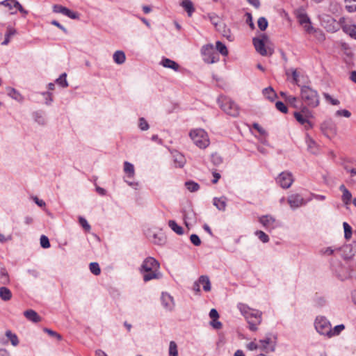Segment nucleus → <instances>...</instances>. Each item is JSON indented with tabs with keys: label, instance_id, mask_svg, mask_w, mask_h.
I'll list each match as a JSON object with an SVG mask.
<instances>
[{
	"label": "nucleus",
	"instance_id": "8fccbe9b",
	"mask_svg": "<svg viewBox=\"0 0 356 356\" xmlns=\"http://www.w3.org/2000/svg\"><path fill=\"white\" fill-rule=\"evenodd\" d=\"M300 108V111H298V113H302L303 115H305V117H307V118L312 117V112L309 111V109L307 105L306 106L302 105Z\"/></svg>",
	"mask_w": 356,
	"mask_h": 356
},
{
	"label": "nucleus",
	"instance_id": "ddd939ff",
	"mask_svg": "<svg viewBox=\"0 0 356 356\" xmlns=\"http://www.w3.org/2000/svg\"><path fill=\"white\" fill-rule=\"evenodd\" d=\"M259 221L268 229H273L277 227L276 220L269 215L260 217Z\"/></svg>",
	"mask_w": 356,
	"mask_h": 356
},
{
	"label": "nucleus",
	"instance_id": "13d9d810",
	"mask_svg": "<svg viewBox=\"0 0 356 356\" xmlns=\"http://www.w3.org/2000/svg\"><path fill=\"white\" fill-rule=\"evenodd\" d=\"M190 239L191 243L196 246L200 245L201 243L200 238L196 234H192L190 237Z\"/></svg>",
	"mask_w": 356,
	"mask_h": 356
},
{
	"label": "nucleus",
	"instance_id": "f257e3e1",
	"mask_svg": "<svg viewBox=\"0 0 356 356\" xmlns=\"http://www.w3.org/2000/svg\"><path fill=\"white\" fill-rule=\"evenodd\" d=\"M160 264L154 257H147L140 267V273L143 274V280L148 282L153 279H159L161 276L159 272Z\"/></svg>",
	"mask_w": 356,
	"mask_h": 356
},
{
	"label": "nucleus",
	"instance_id": "393cba45",
	"mask_svg": "<svg viewBox=\"0 0 356 356\" xmlns=\"http://www.w3.org/2000/svg\"><path fill=\"white\" fill-rule=\"evenodd\" d=\"M0 298L3 301H8L12 298V293L5 286L0 287Z\"/></svg>",
	"mask_w": 356,
	"mask_h": 356
},
{
	"label": "nucleus",
	"instance_id": "39448f33",
	"mask_svg": "<svg viewBox=\"0 0 356 356\" xmlns=\"http://www.w3.org/2000/svg\"><path fill=\"white\" fill-rule=\"evenodd\" d=\"M189 136L194 143L200 148H206L209 145V139L204 129H196L191 130Z\"/></svg>",
	"mask_w": 356,
	"mask_h": 356
},
{
	"label": "nucleus",
	"instance_id": "ea45409f",
	"mask_svg": "<svg viewBox=\"0 0 356 356\" xmlns=\"http://www.w3.org/2000/svg\"><path fill=\"white\" fill-rule=\"evenodd\" d=\"M343 229H344V237L346 240L350 239L352 237V227L349 225V224L346 222L343 223Z\"/></svg>",
	"mask_w": 356,
	"mask_h": 356
},
{
	"label": "nucleus",
	"instance_id": "052dcab7",
	"mask_svg": "<svg viewBox=\"0 0 356 356\" xmlns=\"http://www.w3.org/2000/svg\"><path fill=\"white\" fill-rule=\"evenodd\" d=\"M299 22L300 24L304 25L305 24L309 22L310 19L308 16L305 14H301L298 17Z\"/></svg>",
	"mask_w": 356,
	"mask_h": 356
},
{
	"label": "nucleus",
	"instance_id": "72a5a7b5",
	"mask_svg": "<svg viewBox=\"0 0 356 356\" xmlns=\"http://www.w3.org/2000/svg\"><path fill=\"white\" fill-rule=\"evenodd\" d=\"M345 8L349 13L356 11V0H344Z\"/></svg>",
	"mask_w": 356,
	"mask_h": 356
},
{
	"label": "nucleus",
	"instance_id": "6e6d98bb",
	"mask_svg": "<svg viewBox=\"0 0 356 356\" xmlns=\"http://www.w3.org/2000/svg\"><path fill=\"white\" fill-rule=\"evenodd\" d=\"M345 328L343 325H339L334 327V330H332L330 337L333 335L339 334Z\"/></svg>",
	"mask_w": 356,
	"mask_h": 356
},
{
	"label": "nucleus",
	"instance_id": "7c9ffc66",
	"mask_svg": "<svg viewBox=\"0 0 356 356\" xmlns=\"http://www.w3.org/2000/svg\"><path fill=\"white\" fill-rule=\"evenodd\" d=\"M216 49L222 56H226L228 55V50H227V47L221 42H220V41L216 42Z\"/></svg>",
	"mask_w": 356,
	"mask_h": 356
},
{
	"label": "nucleus",
	"instance_id": "69168bd1",
	"mask_svg": "<svg viewBox=\"0 0 356 356\" xmlns=\"http://www.w3.org/2000/svg\"><path fill=\"white\" fill-rule=\"evenodd\" d=\"M252 126L261 135H266V131L258 123H254Z\"/></svg>",
	"mask_w": 356,
	"mask_h": 356
},
{
	"label": "nucleus",
	"instance_id": "f8f14e48",
	"mask_svg": "<svg viewBox=\"0 0 356 356\" xmlns=\"http://www.w3.org/2000/svg\"><path fill=\"white\" fill-rule=\"evenodd\" d=\"M288 203L294 209L305 204V200L299 194H293L288 197Z\"/></svg>",
	"mask_w": 356,
	"mask_h": 356
},
{
	"label": "nucleus",
	"instance_id": "338daca9",
	"mask_svg": "<svg viewBox=\"0 0 356 356\" xmlns=\"http://www.w3.org/2000/svg\"><path fill=\"white\" fill-rule=\"evenodd\" d=\"M209 316L213 320H216L219 318V314L216 309H211L209 312Z\"/></svg>",
	"mask_w": 356,
	"mask_h": 356
},
{
	"label": "nucleus",
	"instance_id": "f3484780",
	"mask_svg": "<svg viewBox=\"0 0 356 356\" xmlns=\"http://www.w3.org/2000/svg\"><path fill=\"white\" fill-rule=\"evenodd\" d=\"M216 30L221 33L222 36L226 38L229 41L232 42L234 40V37L231 32V30L227 28L224 23H220Z\"/></svg>",
	"mask_w": 356,
	"mask_h": 356
},
{
	"label": "nucleus",
	"instance_id": "1a4fd4ad",
	"mask_svg": "<svg viewBox=\"0 0 356 356\" xmlns=\"http://www.w3.org/2000/svg\"><path fill=\"white\" fill-rule=\"evenodd\" d=\"M293 181L292 174L287 172H283L280 174L277 178V182L283 188H289Z\"/></svg>",
	"mask_w": 356,
	"mask_h": 356
},
{
	"label": "nucleus",
	"instance_id": "58836bf2",
	"mask_svg": "<svg viewBox=\"0 0 356 356\" xmlns=\"http://www.w3.org/2000/svg\"><path fill=\"white\" fill-rule=\"evenodd\" d=\"M0 283L6 285L10 283V279L7 271L2 269L0 273Z\"/></svg>",
	"mask_w": 356,
	"mask_h": 356
},
{
	"label": "nucleus",
	"instance_id": "4468645a",
	"mask_svg": "<svg viewBox=\"0 0 356 356\" xmlns=\"http://www.w3.org/2000/svg\"><path fill=\"white\" fill-rule=\"evenodd\" d=\"M161 302L166 310L171 311L175 305L173 298L167 293H162Z\"/></svg>",
	"mask_w": 356,
	"mask_h": 356
},
{
	"label": "nucleus",
	"instance_id": "0e129e2a",
	"mask_svg": "<svg viewBox=\"0 0 356 356\" xmlns=\"http://www.w3.org/2000/svg\"><path fill=\"white\" fill-rule=\"evenodd\" d=\"M246 17H247V19H246V22L249 24L250 27L253 29H254V23L252 22V15L249 13H247L245 14Z\"/></svg>",
	"mask_w": 356,
	"mask_h": 356
},
{
	"label": "nucleus",
	"instance_id": "c756f323",
	"mask_svg": "<svg viewBox=\"0 0 356 356\" xmlns=\"http://www.w3.org/2000/svg\"><path fill=\"white\" fill-rule=\"evenodd\" d=\"M8 95L11 97L13 99L21 102L22 101V95L15 90V89L13 88H7Z\"/></svg>",
	"mask_w": 356,
	"mask_h": 356
},
{
	"label": "nucleus",
	"instance_id": "bb28decb",
	"mask_svg": "<svg viewBox=\"0 0 356 356\" xmlns=\"http://www.w3.org/2000/svg\"><path fill=\"white\" fill-rule=\"evenodd\" d=\"M124 171L129 177H133L135 173L134 165L128 161L124 163Z\"/></svg>",
	"mask_w": 356,
	"mask_h": 356
},
{
	"label": "nucleus",
	"instance_id": "a211bd4d",
	"mask_svg": "<svg viewBox=\"0 0 356 356\" xmlns=\"http://www.w3.org/2000/svg\"><path fill=\"white\" fill-rule=\"evenodd\" d=\"M24 316L30 321L33 323H38L42 321V318L33 309H28L24 312Z\"/></svg>",
	"mask_w": 356,
	"mask_h": 356
},
{
	"label": "nucleus",
	"instance_id": "f704fd0d",
	"mask_svg": "<svg viewBox=\"0 0 356 356\" xmlns=\"http://www.w3.org/2000/svg\"><path fill=\"white\" fill-rule=\"evenodd\" d=\"M344 31L351 38L356 39V26L349 25L343 27Z\"/></svg>",
	"mask_w": 356,
	"mask_h": 356
},
{
	"label": "nucleus",
	"instance_id": "9b49d317",
	"mask_svg": "<svg viewBox=\"0 0 356 356\" xmlns=\"http://www.w3.org/2000/svg\"><path fill=\"white\" fill-rule=\"evenodd\" d=\"M341 249L343 252V258L351 259L356 253V241H353L352 244L345 245Z\"/></svg>",
	"mask_w": 356,
	"mask_h": 356
},
{
	"label": "nucleus",
	"instance_id": "774afa93",
	"mask_svg": "<svg viewBox=\"0 0 356 356\" xmlns=\"http://www.w3.org/2000/svg\"><path fill=\"white\" fill-rule=\"evenodd\" d=\"M247 348L250 350H255L259 348V344L252 341L247 344Z\"/></svg>",
	"mask_w": 356,
	"mask_h": 356
},
{
	"label": "nucleus",
	"instance_id": "a19ab883",
	"mask_svg": "<svg viewBox=\"0 0 356 356\" xmlns=\"http://www.w3.org/2000/svg\"><path fill=\"white\" fill-rule=\"evenodd\" d=\"M13 8H16V10L14 12L12 11L11 14H15L17 10H19L22 14L24 15L28 13L27 10H26L17 0H14L13 1Z\"/></svg>",
	"mask_w": 356,
	"mask_h": 356
},
{
	"label": "nucleus",
	"instance_id": "5fc2aeb1",
	"mask_svg": "<svg viewBox=\"0 0 356 356\" xmlns=\"http://www.w3.org/2000/svg\"><path fill=\"white\" fill-rule=\"evenodd\" d=\"M139 127L143 131H145L149 129V124L143 118H140L139 120Z\"/></svg>",
	"mask_w": 356,
	"mask_h": 356
},
{
	"label": "nucleus",
	"instance_id": "9d476101",
	"mask_svg": "<svg viewBox=\"0 0 356 356\" xmlns=\"http://www.w3.org/2000/svg\"><path fill=\"white\" fill-rule=\"evenodd\" d=\"M53 10L54 13H62L63 15H66L73 19H79V14L77 13L73 12L61 5H54L53 6Z\"/></svg>",
	"mask_w": 356,
	"mask_h": 356
},
{
	"label": "nucleus",
	"instance_id": "864d4df0",
	"mask_svg": "<svg viewBox=\"0 0 356 356\" xmlns=\"http://www.w3.org/2000/svg\"><path fill=\"white\" fill-rule=\"evenodd\" d=\"M275 107L277 110H279L280 111H281L283 113H286L288 111L287 107L282 102H277L275 104Z\"/></svg>",
	"mask_w": 356,
	"mask_h": 356
},
{
	"label": "nucleus",
	"instance_id": "dca6fc26",
	"mask_svg": "<svg viewBox=\"0 0 356 356\" xmlns=\"http://www.w3.org/2000/svg\"><path fill=\"white\" fill-rule=\"evenodd\" d=\"M259 348L266 353H269L270 351L273 352L275 349V345H270L269 346L270 343H271L270 338H266L264 340H259Z\"/></svg>",
	"mask_w": 356,
	"mask_h": 356
},
{
	"label": "nucleus",
	"instance_id": "49530a36",
	"mask_svg": "<svg viewBox=\"0 0 356 356\" xmlns=\"http://www.w3.org/2000/svg\"><path fill=\"white\" fill-rule=\"evenodd\" d=\"M323 97L325 99V100L329 102L330 104H331L332 105H334V106H337V105H339V101L337 99H334L331 95H330L328 93H326V92H324L323 93Z\"/></svg>",
	"mask_w": 356,
	"mask_h": 356
},
{
	"label": "nucleus",
	"instance_id": "2f4dec72",
	"mask_svg": "<svg viewBox=\"0 0 356 356\" xmlns=\"http://www.w3.org/2000/svg\"><path fill=\"white\" fill-rule=\"evenodd\" d=\"M168 225L177 234L181 235L183 234L182 227L178 225L175 220H169Z\"/></svg>",
	"mask_w": 356,
	"mask_h": 356
},
{
	"label": "nucleus",
	"instance_id": "bf43d9fd",
	"mask_svg": "<svg viewBox=\"0 0 356 356\" xmlns=\"http://www.w3.org/2000/svg\"><path fill=\"white\" fill-rule=\"evenodd\" d=\"M44 331L45 332H47V334H49L50 336L56 337L58 340H61V339H62V337L60 334H59L58 333H57L49 328H44Z\"/></svg>",
	"mask_w": 356,
	"mask_h": 356
},
{
	"label": "nucleus",
	"instance_id": "c9c22d12",
	"mask_svg": "<svg viewBox=\"0 0 356 356\" xmlns=\"http://www.w3.org/2000/svg\"><path fill=\"white\" fill-rule=\"evenodd\" d=\"M67 74L63 73L56 80V83L63 88H66L68 86V82L66 79Z\"/></svg>",
	"mask_w": 356,
	"mask_h": 356
},
{
	"label": "nucleus",
	"instance_id": "c85d7f7f",
	"mask_svg": "<svg viewBox=\"0 0 356 356\" xmlns=\"http://www.w3.org/2000/svg\"><path fill=\"white\" fill-rule=\"evenodd\" d=\"M264 95L270 101H273L276 97V93L271 87L266 88L263 90Z\"/></svg>",
	"mask_w": 356,
	"mask_h": 356
},
{
	"label": "nucleus",
	"instance_id": "20e7f679",
	"mask_svg": "<svg viewBox=\"0 0 356 356\" xmlns=\"http://www.w3.org/2000/svg\"><path fill=\"white\" fill-rule=\"evenodd\" d=\"M218 103L221 109L227 115L232 117H237L239 115V107L231 98L220 96Z\"/></svg>",
	"mask_w": 356,
	"mask_h": 356
},
{
	"label": "nucleus",
	"instance_id": "a18cd8bd",
	"mask_svg": "<svg viewBox=\"0 0 356 356\" xmlns=\"http://www.w3.org/2000/svg\"><path fill=\"white\" fill-rule=\"evenodd\" d=\"M257 24L261 31H265L268 27V21L265 17H261L257 21Z\"/></svg>",
	"mask_w": 356,
	"mask_h": 356
},
{
	"label": "nucleus",
	"instance_id": "aec40b11",
	"mask_svg": "<svg viewBox=\"0 0 356 356\" xmlns=\"http://www.w3.org/2000/svg\"><path fill=\"white\" fill-rule=\"evenodd\" d=\"M161 64L164 67L170 68L174 70L175 71H178L179 69V65L176 62L169 58H163L161 60Z\"/></svg>",
	"mask_w": 356,
	"mask_h": 356
},
{
	"label": "nucleus",
	"instance_id": "412c9836",
	"mask_svg": "<svg viewBox=\"0 0 356 356\" xmlns=\"http://www.w3.org/2000/svg\"><path fill=\"white\" fill-rule=\"evenodd\" d=\"M213 205L216 206L218 209L225 211L227 206V198L225 197L219 198L214 197Z\"/></svg>",
	"mask_w": 356,
	"mask_h": 356
},
{
	"label": "nucleus",
	"instance_id": "f03ea898",
	"mask_svg": "<svg viewBox=\"0 0 356 356\" xmlns=\"http://www.w3.org/2000/svg\"><path fill=\"white\" fill-rule=\"evenodd\" d=\"M253 44L257 53L263 56H271L273 48L270 47V41L268 36L264 33L261 34L252 40Z\"/></svg>",
	"mask_w": 356,
	"mask_h": 356
},
{
	"label": "nucleus",
	"instance_id": "5701e85b",
	"mask_svg": "<svg viewBox=\"0 0 356 356\" xmlns=\"http://www.w3.org/2000/svg\"><path fill=\"white\" fill-rule=\"evenodd\" d=\"M180 5L184 8V10L187 12V14L189 17L192 15V13L194 12L195 8L191 0H183Z\"/></svg>",
	"mask_w": 356,
	"mask_h": 356
},
{
	"label": "nucleus",
	"instance_id": "cd10ccee",
	"mask_svg": "<svg viewBox=\"0 0 356 356\" xmlns=\"http://www.w3.org/2000/svg\"><path fill=\"white\" fill-rule=\"evenodd\" d=\"M306 142L307 144L308 150L310 151L313 154L316 153L317 146H316L315 141L312 138H310L309 136H307Z\"/></svg>",
	"mask_w": 356,
	"mask_h": 356
},
{
	"label": "nucleus",
	"instance_id": "0eeeda50",
	"mask_svg": "<svg viewBox=\"0 0 356 356\" xmlns=\"http://www.w3.org/2000/svg\"><path fill=\"white\" fill-rule=\"evenodd\" d=\"M202 54L204 56V60L207 63H214L219 60L218 54L214 52L213 45L211 44L203 47Z\"/></svg>",
	"mask_w": 356,
	"mask_h": 356
},
{
	"label": "nucleus",
	"instance_id": "e2e57ef3",
	"mask_svg": "<svg viewBox=\"0 0 356 356\" xmlns=\"http://www.w3.org/2000/svg\"><path fill=\"white\" fill-rule=\"evenodd\" d=\"M13 1H14V0H4V1L0 2V5H2L5 7L8 8L10 10H13Z\"/></svg>",
	"mask_w": 356,
	"mask_h": 356
},
{
	"label": "nucleus",
	"instance_id": "4d7b16f0",
	"mask_svg": "<svg viewBox=\"0 0 356 356\" xmlns=\"http://www.w3.org/2000/svg\"><path fill=\"white\" fill-rule=\"evenodd\" d=\"M79 223L81 224V225L83 227V228L85 230L90 231V226L84 218H83V217L79 218Z\"/></svg>",
	"mask_w": 356,
	"mask_h": 356
},
{
	"label": "nucleus",
	"instance_id": "4c0bfd02",
	"mask_svg": "<svg viewBox=\"0 0 356 356\" xmlns=\"http://www.w3.org/2000/svg\"><path fill=\"white\" fill-rule=\"evenodd\" d=\"M6 336L10 340L13 346H16L19 343V340L16 334L12 333L10 330L6 332Z\"/></svg>",
	"mask_w": 356,
	"mask_h": 356
},
{
	"label": "nucleus",
	"instance_id": "3c124183",
	"mask_svg": "<svg viewBox=\"0 0 356 356\" xmlns=\"http://www.w3.org/2000/svg\"><path fill=\"white\" fill-rule=\"evenodd\" d=\"M255 234L263 243H266L269 241L268 236L263 231H257Z\"/></svg>",
	"mask_w": 356,
	"mask_h": 356
},
{
	"label": "nucleus",
	"instance_id": "4be33fe9",
	"mask_svg": "<svg viewBox=\"0 0 356 356\" xmlns=\"http://www.w3.org/2000/svg\"><path fill=\"white\" fill-rule=\"evenodd\" d=\"M174 163L176 167L183 168L186 163V159L184 156L179 152H175L173 154Z\"/></svg>",
	"mask_w": 356,
	"mask_h": 356
},
{
	"label": "nucleus",
	"instance_id": "37998d69",
	"mask_svg": "<svg viewBox=\"0 0 356 356\" xmlns=\"http://www.w3.org/2000/svg\"><path fill=\"white\" fill-rule=\"evenodd\" d=\"M90 270L95 275H99L101 273L99 265L97 262H92L90 264Z\"/></svg>",
	"mask_w": 356,
	"mask_h": 356
},
{
	"label": "nucleus",
	"instance_id": "680f3d73",
	"mask_svg": "<svg viewBox=\"0 0 356 356\" xmlns=\"http://www.w3.org/2000/svg\"><path fill=\"white\" fill-rule=\"evenodd\" d=\"M211 22L214 25L215 28L217 29L219 26V24L222 23L218 16H210L209 17Z\"/></svg>",
	"mask_w": 356,
	"mask_h": 356
},
{
	"label": "nucleus",
	"instance_id": "473e14b6",
	"mask_svg": "<svg viewBox=\"0 0 356 356\" xmlns=\"http://www.w3.org/2000/svg\"><path fill=\"white\" fill-rule=\"evenodd\" d=\"M16 33V30L13 28L8 27L7 29L6 33L5 35V40L2 42L3 45H6L10 42V38L11 36L14 35Z\"/></svg>",
	"mask_w": 356,
	"mask_h": 356
},
{
	"label": "nucleus",
	"instance_id": "09e8293b",
	"mask_svg": "<svg viewBox=\"0 0 356 356\" xmlns=\"http://www.w3.org/2000/svg\"><path fill=\"white\" fill-rule=\"evenodd\" d=\"M335 115L337 117H345L348 118L350 117L351 113L346 109L338 110L336 111Z\"/></svg>",
	"mask_w": 356,
	"mask_h": 356
},
{
	"label": "nucleus",
	"instance_id": "79ce46f5",
	"mask_svg": "<svg viewBox=\"0 0 356 356\" xmlns=\"http://www.w3.org/2000/svg\"><path fill=\"white\" fill-rule=\"evenodd\" d=\"M169 356H178V350L177 343L172 341L169 345Z\"/></svg>",
	"mask_w": 356,
	"mask_h": 356
},
{
	"label": "nucleus",
	"instance_id": "2eb2a0df",
	"mask_svg": "<svg viewBox=\"0 0 356 356\" xmlns=\"http://www.w3.org/2000/svg\"><path fill=\"white\" fill-rule=\"evenodd\" d=\"M294 118L296 120L302 125L305 126L306 129H309L312 127V122L309 120V118L305 117L302 113L298 112H294Z\"/></svg>",
	"mask_w": 356,
	"mask_h": 356
},
{
	"label": "nucleus",
	"instance_id": "e433bc0d",
	"mask_svg": "<svg viewBox=\"0 0 356 356\" xmlns=\"http://www.w3.org/2000/svg\"><path fill=\"white\" fill-rule=\"evenodd\" d=\"M238 307L239 309V310L241 311V312L242 313V314L246 318V316H250V314L251 313H253L254 311L252 310L249 307H248L247 305H244V304H239L238 305Z\"/></svg>",
	"mask_w": 356,
	"mask_h": 356
},
{
	"label": "nucleus",
	"instance_id": "de8ad7c7",
	"mask_svg": "<svg viewBox=\"0 0 356 356\" xmlns=\"http://www.w3.org/2000/svg\"><path fill=\"white\" fill-rule=\"evenodd\" d=\"M286 102L289 103L291 106L295 108H298V106L297 105V97L291 95H289L286 97Z\"/></svg>",
	"mask_w": 356,
	"mask_h": 356
},
{
	"label": "nucleus",
	"instance_id": "7ed1b4c3",
	"mask_svg": "<svg viewBox=\"0 0 356 356\" xmlns=\"http://www.w3.org/2000/svg\"><path fill=\"white\" fill-rule=\"evenodd\" d=\"M302 101L310 108H316L319 105L320 100L317 91L309 86H302L300 89Z\"/></svg>",
	"mask_w": 356,
	"mask_h": 356
},
{
	"label": "nucleus",
	"instance_id": "6ab92c4d",
	"mask_svg": "<svg viewBox=\"0 0 356 356\" xmlns=\"http://www.w3.org/2000/svg\"><path fill=\"white\" fill-rule=\"evenodd\" d=\"M339 190L343 193L341 200L342 202L348 205L350 203L351 198H352V194L346 188V186L342 184L339 186Z\"/></svg>",
	"mask_w": 356,
	"mask_h": 356
},
{
	"label": "nucleus",
	"instance_id": "a878e982",
	"mask_svg": "<svg viewBox=\"0 0 356 356\" xmlns=\"http://www.w3.org/2000/svg\"><path fill=\"white\" fill-rule=\"evenodd\" d=\"M126 56L122 51H116L113 54V60L117 64H122L124 63Z\"/></svg>",
	"mask_w": 356,
	"mask_h": 356
},
{
	"label": "nucleus",
	"instance_id": "6e6552de",
	"mask_svg": "<svg viewBox=\"0 0 356 356\" xmlns=\"http://www.w3.org/2000/svg\"><path fill=\"white\" fill-rule=\"evenodd\" d=\"M246 319L249 324L250 330L256 331L257 325L261 322V313L259 311L250 314V316H246Z\"/></svg>",
	"mask_w": 356,
	"mask_h": 356
},
{
	"label": "nucleus",
	"instance_id": "423d86ee",
	"mask_svg": "<svg viewBox=\"0 0 356 356\" xmlns=\"http://www.w3.org/2000/svg\"><path fill=\"white\" fill-rule=\"evenodd\" d=\"M315 327L318 333L330 337L332 332L330 322L324 317H318L315 321Z\"/></svg>",
	"mask_w": 356,
	"mask_h": 356
},
{
	"label": "nucleus",
	"instance_id": "603ef678",
	"mask_svg": "<svg viewBox=\"0 0 356 356\" xmlns=\"http://www.w3.org/2000/svg\"><path fill=\"white\" fill-rule=\"evenodd\" d=\"M40 241V245L43 248H48L50 247V243H49V238L46 236L42 235Z\"/></svg>",
	"mask_w": 356,
	"mask_h": 356
},
{
	"label": "nucleus",
	"instance_id": "b1692460",
	"mask_svg": "<svg viewBox=\"0 0 356 356\" xmlns=\"http://www.w3.org/2000/svg\"><path fill=\"white\" fill-rule=\"evenodd\" d=\"M200 284L202 285L203 290L205 291H209L211 290V282L209 278L207 275H201L199 279Z\"/></svg>",
	"mask_w": 356,
	"mask_h": 356
},
{
	"label": "nucleus",
	"instance_id": "c03bdc74",
	"mask_svg": "<svg viewBox=\"0 0 356 356\" xmlns=\"http://www.w3.org/2000/svg\"><path fill=\"white\" fill-rule=\"evenodd\" d=\"M185 185L187 189L191 192L197 191L200 188L199 184L192 181H186Z\"/></svg>",
	"mask_w": 356,
	"mask_h": 356
}]
</instances>
